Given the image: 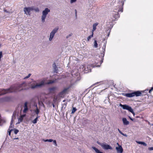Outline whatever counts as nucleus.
<instances>
[{
  "label": "nucleus",
  "instance_id": "33",
  "mask_svg": "<svg viewBox=\"0 0 153 153\" xmlns=\"http://www.w3.org/2000/svg\"><path fill=\"white\" fill-rule=\"evenodd\" d=\"M34 10H35L36 12H38L39 11V10L38 7H36L35 8Z\"/></svg>",
  "mask_w": 153,
  "mask_h": 153
},
{
  "label": "nucleus",
  "instance_id": "25",
  "mask_svg": "<svg viewBox=\"0 0 153 153\" xmlns=\"http://www.w3.org/2000/svg\"><path fill=\"white\" fill-rule=\"evenodd\" d=\"M102 62V61H101L98 64V63H95V66H100V65H101V63Z\"/></svg>",
  "mask_w": 153,
  "mask_h": 153
},
{
  "label": "nucleus",
  "instance_id": "35",
  "mask_svg": "<svg viewBox=\"0 0 153 153\" xmlns=\"http://www.w3.org/2000/svg\"><path fill=\"white\" fill-rule=\"evenodd\" d=\"M142 144L143 145L145 146H147V144L143 142Z\"/></svg>",
  "mask_w": 153,
  "mask_h": 153
},
{
  "label": "nucleus",
  "instance_id": "4",
  "mask_svg": "<svg viewBox=\"0 0 153 153\" xmlns=\"http://www.w3.org/2000/svg\"><path fill=\"white\" fill-rule=\"evenodd\" d=\"M50 12V10L48 8H46L42 12V21L44 22L45 21V19L46 16L49 12Z\"/></svg>",
  "mask_w": 153,
  "mask_h": 153
},
{
  "label": "nucleus",
  "instance_id": "26",
  "mask_svg": "<svg viewBox=\"0 0 153 153\" xmlns=\"http://www.w3.org/2000/svg\"><path fill=\"white\" fill-rule=\"evenodd\" d=\"M35 112L36 114H38L39 112V110L37 107L35 111Z\"/></svg>",
  "mask_w": 153,
  "mask_h": 153
},
{
  "label": "nucleus",
  "instance_id": "31",
  "mask_svg": "<svg viewBox=\"0 0 153 153\" xmlns=\"http://www.w3.org/2000/svg\"><path fill=\"white\" fill-rule=\"evenodd\" d=\"M3 57L2 53V51L0 52V62L1 61V59Z\"/></svg>",
  "mask_w": 153,
  "mask_h": 153
},
{
  "label": "nucleus",
  "instance_id": "23",
  "mask_svg": "<svg viewBox=\"0 0 153 153\" xmlns=\"http://www.w3.org/2000/svg\"><path fill=\"white\" fill-rule=\"evenodd\" d=\"M123 8L122 6L119 7V9L117 10V12L119 13V12H123Z\"/></svg>",
  "mask_w": 153,
  "mask_h": 153
},
{
  "label": "nucleus",
  "instance_id": "43",
  "mask_svg": "<svg viewBox=\"0 0 153 153\" xmlns=\"http://www.w3.org/2000/svg\"><path fill=\"white\" fill-rule=\"evenodd\" d=\"M44 141L46 142H48V139H47L45 140H44Z\"/></svg>",
  "mask_w": 153,
  "mask_h": 153
},
{
  "label": "nucleus",
  "instance_id": "44",
  "mask_svg": "<svg viewBox=\"0 0 153 153\" xmlns=\"http://www.w3.org/2000/svg\"><path fill=\"white\" fill-rule=\"evenodd\" d=\"M76 15V16L77 11L76 10H75Z\"/></svg>",
  "mask_w": 153,
  "mask_h": 153
},
{
  "label": "nucleus",
  "instance_id": "27",
  "mask_svg": "<svg viewBox=\"0 0 153 153\" xmlns=\"http://www.w3.org/2000/svg\"><path fill=\"white\" fill-rule=\"evenodd\" d=\"M38 119L37 118H36L34 120L32 121V123L34 124H35L37 123Z\"/></svg>",
  "mask_w": 153,
  "mask_h": 153
},
{
  "label": "nucleus",
  "instance_id": "10",
  "mask_svg": "<svg viewBox=\"0 0 153 153\" xmlns=\"http://www.w3.org/2000/svg\"><path fill=\"white\" fill-rule=\"evenodd\" d=\"M27 102H25L24 104V109L23 111V112L24 113H26L28 109L27 107Z\"/></svg>",
  "mask_w": 153,
  "mask_h": 153
},
{
  "label": "nucleus",
  "instance_id": "1",
  "mask_svg": "<svg viewBox=\"0 0 153 153\" xmlns=\"http://www.w3.org/2000/svg\"><path fill=\"white\" fill-rule=\"evenodd\" d=\"M29 87L27 83L24 82L17 86H11L7 89H3L1 90L0 95H4L10 92L19 91L23 90L28 89Z\"/></svg>",
  "mask_w": 153,
  "mask_h": 153
},
{
  "label": "nucleus",
  "instance_id": "52",
  "mask_svg": "<svg viewBox=\"0 0 153 153\" xmlns=\"http://www.w3.org/2000/svg\"><path fill=\"white\" fill-rule=\"evenodd\" d=\"M1 46V45L0 44V47Z\"/></svg>",
  "mask_w": 153,
  "mask_h": 153
},
{
  "label": "nucleus",
  "instance_id": "2",
  "mask_svg": "<svg viewBox=\"0 0 153 153\" xmlns=\"http://www.w3.org/2000/svg\"><path fill=\"white\" fill-rule=\"evenodd\" d=\"M144 92V91H137L131 93H123L122 95L127 97L131 98L135 96L138 97L143 96V95L142 94V93H143Z\"/></svg>",
  "mask_w": 153,
  "mask_h": 153
},
{
  "label": "nucleus",
  "instance_id": "39",
  "mask_svg": "<svg viewBox=\"0 0 153 153\" xmlns=\"http://www.w3.org/2000/svg\"><path fill=\"white\" fill-rule=\"evenodd\" d=\"M76 1V0H71V3H73L74 2H75Z\"/></svg>",
  "mask_w": 153,
  "mask_h": 153
},
{
  "label": "nucleus",
  "instance_id": "28",
  "mask_svg": "<svg viewBox=\"0 0 153 153\" xmlns=\"http://www.w3.org/2000/svg\"><path fill=\"white\" fill-rule=\"evenodd\" d=\"M13 130V129H8V134L9 136H10L11 132Z\"/></svg>",
  "mask_w": 153,
  "mask_h": 153
},
{
  "label": "nucleus",
  "instance_id": "37",
  "mask_svg": "<svg viewBox=\"0 0 153 153\" xmlns=\"http://www.w3.org/2000/svg\"><path fill=\"white\" fill-rule=\"evenodd\" d=\"M148 149L149 150H150V151L152 150H153V147H149L148 148Z\"/></svg>",
  "mask_w": 153,
  "mask_h": 153
},
{
  "label": "nucleus",
  "instance_id": "21",
  "mask_svg": "<svg viewBox=\"0 0 153 153\" xmlns=\"http://www.w3.org/2000/svg\"><path fill=\"white\" fill-rule=\"evenodd\" d=\"M94 48H97L98 47V44L97 43V41L96 40H94Z\"/></svg>",
  "mask_w": 153,
  "mask_h": 153
},
{
  "label": "nucleus",
  "instance_id": "38",
  "mask_svg": "<svg viewBox=\"0 0 153 153\" xmlns=\"http://www.w3.org/2000/svg\"><path fill=\"white\" fill-rule=\"evenodd\" d=\"M136 142L139 144H142L143 142L141 141H136Z\"/></svg>",
  "mask_w": 153,
  "mask_h": 153
},
{
  "label": "nucleus",
  "instance_id": "51",
  "mask_svg": "<svg viewBox=\"0 0 153 153\" xmlns=\"http://www.w3.org/2000/svg\"><path fill=\"white\" fill-rule=\"evenodd\" d=\"M117 144L118 145H119L118 143H117Z\"/></svg>",
  "mask_w": 153,
  "mask_h": 153
},
{
  "label": "nucleus",
  "instance_id": "14",
  "mask_svg": "<svg viewBox=\"0 0 153 153\" xmlns=\"http://www.w3.org/2000/svg\"><path fill=\"white\" fill-rule=\"evenodd\" d=\"M53 67L54 68V72L57 73L58 71V69L55 62L53 64Z\"/></svg>",
  "mask_w": 153,
  "mask_h": 153
},
{
  "label": "nucleus",
  "instance_id": "48",
  "mask_svg": "<svg viewBox=\"0 0 153 153\" xmlns=\"http://www.w3.org/2000/svg\"><path fill=\"white\" fill-rule=\"evenodd\" d=\"M130 119H131V120H133V119H132V118H130Z\"/></svg>",
  "mask_w": 153,
  "mask_h": 153
},
{
  "label": "nucleus",
  "instance_id": "16",
  "mask_svg": "<svg viewBox=\"0 0 153 153\" xmlns=\"http://www.w3.org/2000/svg\"><path fill=\"white\" fill-rule=\"evenodd\" d=\"M92 148L95 151L96 153H104L100 152L99 149L95 147H92Z\"/></svg>",
  "mask_w": 153,
  "mask_h": 153
},
{
  "label": "nucleus",
  "instance_id": "12",
  "mask_svg": "<svg viewBox=\"0 0 153 153\" xmlns=\"http://www.w3.org/2000/svg\"><path fill=\"white\" fill-rule=\"evenodd\" d=\"M26 116L25 114L21 115L18 118V123H20L22 122L23 120V118Z\"/></svg>",
  "mask_w": 153,
  "mask_h": 153
},
{
  "label": "nucleus",
  "instance_id": "47",
  "mask_svg": "<svg viewBox=\"0 0 153 153\" xmlns=\"http://www.w3.org/2000/svg\"><path fill=\"white\" fill-rule=\"evenodd\" d=\"M14 139H19V138L18 137H17L16 138H14Z\"/></svg>",
  "mask_w": 153,
  "mask_h": 153
},
{
  "label": "nucleus",
  "instance_id": "42",
  "mask_svg": "<svg viewBox=\"0 0 153 153\" xmlns=\"http://www.w3.org/2000/svg\"><path fill=\"white\" fill-rule=\"evenodd\" d=\"M40 116H38V114H37V117L36 118H37V119H38L39 118Z\"/></svg>",
  "mask_w": 153,
  "mask_h": 153
},
{
  "label": "nucleus",
  "instance_id": "50",
  "mask_svg": "<svg viewBox=\"0 0 153 153\" xmlns=\"http://www.w3.org/2000/svg\"><path fill=\"white\" fill-rule=\"evenodd\" d=\"M105 48H104V51H105Z\"/></svg>",
  "mask_w": 153,
  "mask_h": 153
},
{
  "label": "nucleus",
  "instance_id": "20",
  "mask_svg": "<svg viewBox=\"0 0 153 153\" xmlns=\"http://www.w3.org/2000/svg\"><path fill=\"white\" fill-rule=\"evenodd\" d=\"M64 94L62 91L59 93L58 94L59 96L61 97H63L64 96Z\"/></svg>",
  "mask_w": 153,
  "mask_h": 153
},
{
  "label": "nucleus",
  "instance_id": "6",
  "mask_svg": "<svg viewBox=\"0 0 153 153\" xmlns=\"http://www.w3.org/2000/svg\"><path fill=\"white\" fill-rule=\"evenodd\" d=\"M58 29V27H56L54 28L51 32L49 39L50 41H51L52 40V39L54 37V36L55 33L57 32Z\"/></svg>",
  "mask_w": 153,
  "mask_h": 153
},
{
  "label": "nucleus",
  "instance_id": "30",
  "mask_svg": "<svg viewBox=\"0 0 153 153\" xmlns=\"http://www.w3.org/2000/svg\"><path fill=\"white\" fill-rule=\"evenodd\" d=\"M31 74H29L26 77H25V78H24V79H26L27 78H28L30 76H31Z\"/></svg>",
  "mask_w": 153,
  "mask_h": 153
},
{
  "label": "nucleus",
  "instance_id": "8",
  "mask_svg": "<svg viewBox=\"0 0 153 153\" xmlns=\"http://www.w3.org/2000/svg\"><path fill=\"white\" fill-rule=\"evenodd\" d=\"M100 144L102 147V148H103L104 149H111V146L108 145H106L104 143H102Z\"/></svg>",
  "mask_w": 153,
  "mask_h": 153
},
{
  "label": "nucleus",
  "instance_id": "24",
  "mask_svg": "<svg viewBox=\"0 0 153 153\" xmlns=\"http://www.w3.org/2000/svg\"><path fill=\"white\" fill-rule=\"evenodd\" d=\"M76 110L77 109L75 107H73L71 111V114L74 113Z\"/></svg>",
  "mask_w": 153,
  "mask_h": 153
},
{
  "label": "nucleus",
  "instance_id": "5",
  "mask_svg": "<svg viewBox=\"0 0 153 153\" xmlns=\"http://www.w3.org/2000/svg\"><path fill=\"white\" fill-rule=\"evenodd\" d=\"M120 105L122 107L123 109L127 110L131 112L132 113H134V111L133 109L131 107L129 106L128 105H123L121 104H120Z\"/></svg>",
  "mask_w": 153,
  "mask_h": 153
},
{
  "label": "nucleus",
  "instance_id": "19",
  "mask_svg": "<svg viewBox=\"0 0 153 153\" xmlns=\"http://www.w3.org/2000/svg\"><path fill=\"white\" fill-rule=\"evenodd\" d=\"M94 33H92L91 35L88 36L87 38V40L88 41H89L91 39L93 36Z\"/></svg>",
  "mask_w": 153,
  "mask_h": 153
},
{
  "label": "nucleus",
  "instance_id": "15",
  "mask_svg": "<svg viewBox=\"0 0 153 153\" xmlns=\"http://www.w3.org/2000/svg\"><path fill=\"white\" fill-rule=\"evenodd\" d=\"M98 23H95L93 25V29L92 30V33H94V31L96 29V26L98 25Z\"/></svg>",
  "mask_w": 153,
  "mask_h": 153
},
{
  "label": "nucleus",
  "instance_id": "45",
  "mask_svg": "<svg viewBox=\"0 0 153 153\" xmlns=\"http://www.w3.org/2000/svg\"><path fill=\"white\" fill-rule=\"evenodd\" d=\"M152 91L151 89H150V90H149V93H151V92Z\"/></svg>",
  "mask_w": 153,
  "mask_h": 153
},
{
  "label": "nucleus",
  "instance_id": "22",
  "mask_svg": "<svg viewBox=\"0 0 153 153\" xmlns=\"http://www.w3.org/2000/svg\"><path fill=\"white\" fill-rule=\"evenodd\" d=\"M11 100V98L10 97H6L4 98V100L6 101H9Z\"/></svg>",
  "mask_w": 153,
  "mask_h": 153
},
{
  "label": "nucleus",
  "instance_id": "11",
  "mask_svg": "<svg viewBox=\"0 0 153 153\" xmlns=\"http://www.w3.org/2000/svg\"><path fill=\"white\" fill-rule=\"evenodd\" d=\"M117 151L118 153H122L123 152V149L121 146L119 145L118 147H116V148Z\"/></svg>",
  "mask_w": 153,
  "mask_h": 153
},
{
  "label": "nucleus",
  "instance_id": "32",
  "mask_svg": "<svg viewBox=\"0 0 153 153\" xmlns=\"http://www.w3.org/2000/svg\"><path fill=\"white\" fill-rule=\"evenodd\" d=\"M19 130L17 129H15L14 131V133L16 134H17L19 132Z\"/></svg>",
  "mask_w": 153,
  "mask_h": 153
},
{
  "label": "nucleus",
  "instance_id": "36",
  "mask_svg": "<svg viewBox=\"0 0 153 153\" xmlns=\"http://www.w3.org/2000/svg\"><path fill=\"white\" fill-rule=\"evenodd\" d=\"M99 82H97L96 83H95V84H93V85H92L91 86V87L94 86V85H97L98 83H99Z\"/></svg>",
  "mask_w": 153,
  "mask_h": 153
},
{
  "label": "nucleus",
  "instance_id": "46",
  "mask_svg": "<svg viewBox=\"0 0 153 153\" xmlns=\"http://www.w3.org/2000/svg\"><path fill=\"white\" fill-rule=\"evenodd\" d=\"M52 105H53V107H54L55 105H54V104L53 103L52 104Z\"/></svg>",
  "mask_w": 153,
  "mask_h": 153
},
{
  "label": "nucleus",
  "instance_id": "13",
  "mask_svg": "<svg viewBox=\"0 0 153 153\" xmlns=\"http://www.w3.org/2000/svg\"><path fill=\"white\" fill-rule=\"evenodd\" d=\"M122 120L124 124L125 125H128L129 124V121L127 120L126 119V118H123Z\"/></svg>",
  "mask_w": 153,
  "mask_h": 153
},
{
  "label": "nucleus",
  "instance_id": "17",
  "mask_svg": "<svg viewBox=\"0 0 153 153\" xmlns=\"http://www.w3.org/2000/svg\"><path fill=\"white\" fill-rule=\"evenodd\" d=\"M115 19L114 20L115 21L117 19H118L120 17V15L119 13L117 12V13L115 14L113 16Z\"/></svg>",
  "mask_w": 153,
  "mask_h": 153
},
{
  "label": "nucleus",
  "instance_id": "49",
  "mask_svg": "<svg viewBox=\"0 0 153 153\" xmlns=\"http://www.w3.org/2000/svg\"><path fill=\"white\" fill-rule=\"evenodd\" d=\"M65 100H63V102H65Z\"/></svg>",
  "mask_w": 153,
  "mask_h": 153
},
{
  "label": "nucleus",
  "instance_id": "18",
  "mask_svg": "<svg viewBox=\"0 0 153 153\" xmlns=\"http://www.w3.org/2000/svg\"><path fill=\"white\" fill-rule=\"evenodd\" d=\"M69 88L70 87H68V88H65L63 90V91H62V93H63L64 94H65L67 93L68 90L69 89Z\"/></svg>",
  "mask_w": 153,
  "mask_h": 153
},
{
  "label": "nucleus",
  "instance_id": "3",
  "mask_svg": "<svg viewBox=\"0 0 153 153\" xmlns=\"http://www.w3.org/2000/svg\"><path fill=\"white\" fill-rule=\"evenodd\" d=\"M54 82V81L50 80L49 82L45 83V81L42 80V81L39 83L37 84L36 83V84H31L30 85V88L32 89H34L35 88H37L42 87L45 84H52Z\"/></svg>",
  "mask_w": 153,
  "mask_h": 153
},
{
  "label": "nucleus",
  "instance_id": "41",
  "mask_svg": "<svg viewBox=\"0 0 153 153\" xmlns=\"http://www.w3.org/2000/svg\"><path fill=\"white\" fill-rule=\"evenodd\" d=\"M53 140L51 139H48V142H52Z\"/></svg>",
  "mask_w": 153,
  "mask_h": 153
},
{
  "label": "nucleus",
  "instance_id": "34",
  "mask_svg": "<svg viewBox=\"0 0 153 153\" xmlns=\"http://www.w3.org/2000/svg\"><path fill=\"white\" fill-rule=\"evenodd\" d=\"M53 143L56 146H57V144L56 143V140H53Z\"/></svg>",
  "mask_w": 153,
  "mask_h": 153
},
{
  "label": "nucleus",
  "instance_id": "9",
  "mask_svg": "<svg viewBox=\"0 0 153 153\" xmlns=\"http://www.w3.org/2000/svg\"><path fill=\"white\" fill-rule=\"evenodd\" d=\"M57 89V87H53L51 88H49L48 89V91L50 93L52 94H55L56 91Z\"/></svg>",
  "mask_w": 153,
  "mask_h": 153
},
{
  "label": "nucleus",
  "instance_id": "40",
  "mask_svg": "<svg viewBox=\"0 0 153 153\" xmlns=\"http://www.w3.org/2000/svg\"><path fill=\"white\" fill-rule=\"evenodd\" d=\"M12 121H11V123H10V126L9 127V128H11L12 127V126H11V125H12Z\"/></svg>",
  "mask_w": 153,
  "mask_h": 153
},
{
  "label": "nucleus",
  "instance_id": "7",
  "mask_svg": "<svg viewBox=\"0 0 153 153\" xmlns=\"http://www.w3.org/2000/svg\"><path fill=\"white\" fill-rule=\"evenodd\" d=\"M33 10V8L30 7H25L24 8V11L25 14H27H27L29 15H30V11Z\"/></svg>",
  "mask_w": 153,
  "mask_h": 153
},
{
  "label": "nucleus",
  "instance_id": "29",
  "mask_svg": "<svg viewBox=\"0 0 153 153\" xmlns=\"http://www.w3.org/2000/svg\"><path fill=\"white\" fill-rule=\"evenodd\" d=\"M118 131L122 135H123V136H126V134H124L123 132H122L118 128Z\"/></svg>",
  "mask_w": 153,
  "mask_h": 153
}]
</instances>
